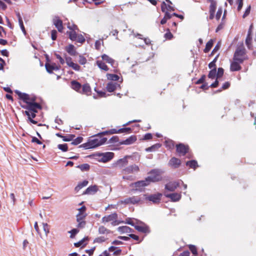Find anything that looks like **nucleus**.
<instances>
[{"label": "nucleus", "instance_id": "obj_1", "mask_svg": "<svg viewBox=\"0 0 256 256\" xmlns=\"http://www.w3.org/2000/svg\"><path fill=\"white\" fill-rule=\"evenodd\" d=\"M162 172L160 169H152L149 172L152 176H148L144 180H141L135 182L134 184V187L136 188L135 190L142 192L140 188L142 187L148 186L150 182H156L162 180V178L160 176V174Z\"/></svg>", "mask_w": 256, "mask_h": 256}, {"label": "nucleus", "instance_id": "obj_2", "mask_svg": "<svg viewBox=\"0 0 256 256\" xmlns=\"http://www.w3.org/2000/svg\"><path fill=\"white\" fill-rule=\"evenodd\" d=\"M14 92L18 95L20 100V104L22 107L28 110L24 112V114L27 116L28 120L32 122V98L30 96L26 93L22 92L18 90H16Z\"/></svg>", "mask_w": 256, "mask_h": 256}, {"label": "nucleus", "instance_id": "obj_3", "mask_svg": "<svg viewBox=\"0 0 256 256\" xmlns=\"http://www.w3.org/2000/svg\"><path fill=\"white\" fill-rule=\"evenodd\" d=\"M103 134L96 135V138L89 139L86 143L82 144L79 146L80 148H83L86 150L94 148L106 143L107 140L106 138H102Z\"/></svg>", "mask_w": 256, "mask_h": 256}, {"label": "nucleus", "instance_id": "obj_4", "mask_svg": "<svg viewBox=\"0 0 256 256\" xmlns=\"http://www.w3.org/2000/svg\"><path fill=\"white\" fill-rule=\"evenodd\" d=\"M114 156L112 152H96L88 156L89 158H94L100 162H106L110 161Z\"/></svg>", "mask_w": 256, "mask_h": 256}, {"label": "nucleus", "instance_id": "obj_5", "mask_svg": "<svg viewBox=\"0 0 256 256\" xmlns=\"http://www.w3.org/2000/svg\"><path fill=\"white\" fill-rule=\"evenodd\" d=\"M248 59L246 50L243 45L238 46L234 53L233 60L238 61L240 63H243L244 60Z\"/></svg>", "mask_w": 256, "mask_h": 256}, {"label": "nucleus", "instance_id": "obj_6", "mask_svg": "<svg viewBox=\"0 0 256 256\" xmlns=\"http://www.w3.org/2000/svg\"><path fill=\"white\" fill-rule=\"evenodd\" d=\"M44 105V102L40 98H38L33 94V124H38V122L34 118L36 116V113L38 112V110H41Z\"/></svg>", "mask_w": 256, "mask_h": 256}, {"label": "nucleus", "instance_id": "obj_7", "mask_svg": "<svg viewBox=\"0 0 256 256\" xmlns=\"http://www.w3.org/2000/svg\"><path fill=\"white\" fill-rule=\"evenodd\" d=\"M180 184H183V181L178 180L176 181H170L164 185V189L169 192H174Z\"/></svg>", "mask_w": 256, "mask_h": 256}, {"label": "nucleus", "instance_id": "obj_8", "mask_svg": "<svg viewBox=\"0 0 256 256\" xmlns=\"http://www.w3.org/2000/svg\"><path fill=\"white\" fill-rule=\"evenodd\" d=\"M144 196H146L145 200H146L152 202L154 204H158L160 202L162 194L160 192H157L154 194L150 195L144 194Z\"/></svg>", "mask_w": 256, "mask_h": 256}, {"label": "nucleus", "instance_id": "obj_9", "mask_svg": "<svg viewBox=\"0 0 256 256\" xmlns=\"http://www.w3.org/2000/svg\"><path fill=\"white\" fill-rule=\"evenodd\" d=\"M188 150L189 147L188 145L182 143H179L176 145V152L180 156H185L188 152Z\"/></svg>", "mask_w": 256, "mask_h": 256}, {"label": "nucleus", "instance_id": "obj_10", "mask_svg": "<svg viewBox=\"0 0 256 256\" xmlns=\"http://www.w3.org/2000/svg\"><path fill=\"white\" fill-rule=\"evenodd\" d=\"M164 196L167 198L170 199V200L172 202H178L182 198V195L180 193L177 192H173L171 194H166L164 193Z\"/></svg>", "mask_w": 256, "mask_h": 256}, {"label": "nucleus", "instance_id": "obj_11", "mask_svg": "<svg viewBox=\"0 0 256 256\" xmlns=\"http://www.w3.org/2000/svg\"><path fill=\"white\" fill-rule=\"evenodd\" d=\"M181 164V161L178 158L172 157L168 162V165L173 168H178Z\"/></svg>", "mask_w": 256, "mask_h": 256}, {"label": "nucleus", "instance_id": "obj_12", "mask_svg": "<svg viewBox=\"0 0 256 256\" xmlns=\"http://www.w3.org/2000/svg\"><path fill=\"white\" fill-rule=\"evenodd\" d=\"M142 225H135L134 228L136 230L138 231L144 233V234H149L150 232V228L148 226H147L146 224H145L144 222H142Z\"/></svg>", "mask_w": 256, "mask_h": 256}, {"label": "nucleus", "instance_id": "obj_13", "mask_svg": "<svg viewBox=\"0 0 256 256\" xmlns=\"http://www.w3.org/2000/svg\"><path fill=\"white\" fill-rule=\"evenodd\" d=\"M45 67L48 72L52 74L53 70H58L60 66H58L55 63L50 64L46 62L45 64Z\"/></svg>", "mask_w": 256, "mask_h": 256}, {"label": "nucleus", "instance_id": "obj_14", "mask_svg": "<svg viewBox=\"0 0 256 256\" xmlns=\"http://www.w3.org/2000/svg\"><path fill=\"white\" fill-rule=\"evenodd\" d=\"M53 23L58 31L62 32L63 30L62 22L58 16H56L53 19Z\"/></svg>", "mask_w": 256, "mask_h": 256}, {"label": "nucleus", "instance_id": "obj_15", "mask_svg": "<svg viewBox=\"0 0 256 256\" xmlns=\"http://www.w3.org/2000/svg\"><path fill=\"white\" fill-rule=\"evenodd\" d=\"M253 28V26L252 24L248 30L247 36L246 40V44L247 46V47L248 48L250 49L252 44H251V41L252 40V29Z\"/></svg>", "mask_w": 256, "mask_h": 256}, {"label": "nucleus", "instance_id": "obj_16", "mask_svg": "<svg viewBox=\"0 0 256 256\" xmlns=\"http://www.w3.org/2000/svg\"><path fill=\"white\" fill-rule=\"evenodd\" d=\"M136 140V136L132 135L125 140H122L119 142L120 145H130L132 144Z\"/></svg>", "mask_w": 256, "mask_h": 256}, {"label": "nucleus", "instance_id": "obj_17", "mask_svg": "<svg viewBox=\"0 0 256 256\" xmlns=\"http://www.w3.org/2000/svg\"><path fill=\"white\" fill-rule=\"evenodd\" d=\"M118 218V214L114 212L112 214L108 216H104L102 218V222H111L116 220H117Z\"/></svg>", "mask_w": 256, "mask_h": 256}, {"label": "nucleus", "instance_id": "obj_18", "mask_svg": "<svg viewBox=\"0 0 256 256\" xmlns=\"http://www.w3.org/2000/svg\"><path fill=\"white\" fill-rule=\"evenodd\" d=\"M242 63L239 62L238 61L234 60L230 64V70L231 72H236L240 70L242 68V66L240 64Z\"/></svg>", "mask_w": 256, "mask_h": 256}, {"label": "nucleus", "instance_id": "obj_19", "mask_svg": "<svg viewBox=\"0 0 256 256\" xmlns=\"http://www.w3.org/2000/svg\"><path fill=\"white\" fill-rule=\"evenodd\" d=\"M65 50L72 56H75L78 54V52L76 50L74 46L72 44H70L68 46H66Z\"/></svg>", "mask_w": 256, "mask_h": 256}, {"label": "nucleus", "instance_id": "obj_20", "mask_svg": "<svg viewBox=\"0 0 256 256\" xmlns=\"http://www.w3.org/2000/svg\"><path fill=\"white\" fill-rule=\"evenodd\" d=\"M124 170L127 174H132L139 171V168L136 164H132L126 168Z\"/></svg>", "mask_w": 256, "mask_h": 256}, {"label": "nucleus", "instance_id": "obj_21", "mask_svg": "<svg viewBox=\"0 0 256 256\" xmlns=\"http://www.w3.org/2000/svg\"><path fill=\"white\" fill-rule=\"evenodd\" d=\"M97 186L96 185L90 186L88 187L85 191L82 194H94L98 191Z\"/></svg>", "mask_w": 256, "mask_h": 256}, {"label": "nucleus", "instance_id": "obj_22", "mask_svg": "<svg viewBox=\"0 0 256 256\" xmlns=\"http://www.w3.org/2000/svg\"><path fill=\"white\" fill-rule=\"evenodd\" d=\"M130 156H126L124 158L119 159L117 162L116 164L120 168H122L126 166L128 164V158H130Z\"/></svg>", "mask_w": 256, "mask_h": 256}, {"label": "nucleus", "instance_id": "obj_23", "mask_svg": "<svg viewBox=\"0 0 256 256\" xmlns=\"http://www.w3.org/2000/svg\"><path fill=\"white\" fill-rule=\"evenodd\" d=\"M71 87L78 92H81L82 84L76 80H72L71 82Z\"/></svg>", "mask_w": 256, "mask_h": 256}, {"label": "nucleus", "instance_id": "obj_24", "mask_svg": "<svg viewBox=\"0 0 256 256\" xmlns=\"http://www.w3.org/2000/svg\"><path fill=\"white\" fill-rule=\"evenodd\" d=\"M83 94L90 95L91 94V88L88 84H84L81 89V92Z\"/></svg>", "mask_w": 256, "mask_h": 256}, {"label": "nucleus", "instance_id": "obj_25", "mask_svg": "<svg viewBox=\"0 0 256 256\" xmlns=\"http://www.w3.org/2000/svg\"><path fill=\"white\" fill-rule=\"evenodd\" d=\"M120 84L117 83H112V82H108L107 84L106 88L108 92H113L114 91L118 86H120Z\"/></svg>", "mask_w": 256, "mask_h": 256}, {"label": "nucleus", "instance_id": "obj_26", "mask_svg": "<svg viewBox=\"0 0 256 256\" xmlns=\"http://www.w3.org/2000/svg\"><path fill=\"white\" fill-rule=\"evenodd\" d=\"M118 230L121 234L130 233L134 232V230L128 226H121L118 228Z\"/></svg>", "mask_w": 256, "mask_h": 256}, {"label": "nucleus", "instance_id": "obj_27", "mask_svg": "<svg viewBox=\"0 0 256 256\" xmlns=\"http://www.w3.org/2000/svg\"><path fill=\"white\" fill-rule=\"evenodd\" d=\"M102 58L103 60L105 61L107 63L110 64L112 66H114V60L108 56L106 54H104L102 56Z\"/></svg>", "mask_w": 256, "mask_h": 256}, {"label": "nucleus", "instance_id": "obj_28", "mask_svg": "<svg viewBox=\"0 0 256 256\" xmlns=\"http://www.w3.org/2000/svg\"><path fill=\"white\" fill-rule=\"evenodd\" d=\"M88 240V237H84L82 240H80L79 242L74 243V246L76 248L80 247V246H81L82 248L84 247L86 244L84 243V242L86 240Z\"/></svg>", "mask_w": 256, "mask_h": 256}, {"label": "nucleus", "instance_id": "obj_29", "mask_svg": "<svg viewBox=\"0 0 256 256\" xmlns=\"http://www.w3.org/2000/svg\"><path fill=\"white\" fill-rule=\"evenodd\" d=\"M88 182L87 180H84L82 182L78 184L77 186L74 188L76 192H78L83 187L86 186L88 184Z\"/></svg>", "mask_w": 256, "mask_h": 256}, {"label": "nucleus", "instance_id": "obj_30", "mask_svg": "<svg viewBox=\"0 0 256 256\" xmlns=\"http://www.w3.org/2000/svg\"><path fill=\"white\" fill-rule=\"evenodd\" d=\"M214 40L212 39H210L206 44V45L205 48L204 50V52L205 53H207L210 52V49L212 48V46L214 44Z\"/></svg>", "mask_w": 256, "mask_h": 256}, {"label": "nucleus", "instance_id": "obj_31", "mask_svg": "<svg viewBox=\"0 0 256 256\" xmlns=\"http://www.w3.org/2000/svg\"><path fill=\"white\" fill-rule=\"evenodd\" d=\"M186 166H188L190 168H192L195 170L197 167H198V164L196 160H190L186 162Z\"/></svg>", "mask_w": 256, "mask_h": 256}, {"label": "nucleus", "instance_id": "obj_32", "mask_svg": "<svg viewBox=\"0 0 256 256\" xmlns=\"http://www.w3.org/2000/svg\"><path fill=\"white\" fill-rule=\"evenodd\" d=\"M164 144L166 148L168 149L173 148L174 146V142L170 139H167L164 142Z\"/></svg>", "mask_w": 256, "mask_h": 256}, {"label": "nucleus", "instance_id": "obj_33", "mask_svg": "<svg viewBox=\"0 0 256 256\" xmlns=\"http://www.w3.org/2000/svg\"><path fill=\"white\" fill-rule=\"evenodd\" d=\"M69 38L72 41H75L76 40L78 34L76 31L67 32Z\"/></svg>", "mask_w": 256, "mask_h": 256}, {"label": "nucleus", "instance_id": "obj_34", "mask_svg": "<svg viewBox=\"0 0 256 256\" xmlns=\"http://www.w3.org/2000/svg\"><path fill=\"white\" fill-rule=\"evenodd\" d=\"M96 64L98 68L101 70H104L105 71H108V66L102 61L97 60Z\"/></svg>", "mask_w": 256, "mask_h": 256}, {"label": "nucleus", "instance_id": "obj_35", "mask_svg": "<svg viewBox=\"0 0 256 256\" xmlns=\"http://www.w3.org/2000/svg\"><path fill=\"white\" fill-rule=\"evenodd\" d=\"M76 168H80L82 172L88 171L90 169V166L88 164L78 165Z\"/></svg>", "mask_w": 256, "mask_h": 256}, {"label": "nucleus", "instance_id": "obj_36", "mask_svg": "<svg viewBox=\"0 0 256 256\" xmlns=\"http://www.w3.org/2000/svg\"><path fill=\"white\" fill-rule=\"evenodd\" d=\"M106 76L108 80L113 81H117L120 78L119 76L116 74H107Z\"/></svg>", "mask_w": 256, "mask_h": 256}, {"label": "nucleus", "instance_id": "obj_37", "mask_svg": "<svg viewBox=\"0 0 256 256\" xmlns=\"http://www.w3.org/2000/svg\"><path fill=\"white\" fill-rule=\"evenodd\" d=\"M119 133H120L119 129L118 130H117L115 128H113V129H111L110 130H107V131H105V132H102L99 133L98 135H100V134L106 135L108 134H119Z\"/></svg>", "mask_w": 256, "mask_h": 256}, {"label": "nucleus", "instance_id": "obj_38", "mask_svg": "<svg viewBox=\"0 0 256 256\" xmlns=\"http://www.w3.org/2000/svg\"><path fill=\"white\" fill-rule=\"evenodd\" d=\"M141 200V199L140 197L138 196H132L130 198V204H138Z\"/></svg>", "mask_w": 256, "mask_h": 256}, {"label": "nucleus", "instance_id": "obj_39", "mask_svg": "<svg viewBox=\"0 0 256 256\" xmlns=\"http://www.w3.org/2000/svg\"><path fill=\"white\" fill-rule=\"evenodd\" d=\"M208 77L211 79H214L216 77V68L212 69L208 74Z\"/></svg>", "mask_w": 256, "mask_h": 256}, {"label": "nucleus", "instance_id": "obj_40", "mask_svg": "<svg viewBox=\"0 0 256 256\" xmlns=\"http://www.w3.org/2000/svg\"><path fill=\"white\" fill-rule=\"evenodd\" d=\"M58 148L63 152H66L68 150V145L66 144H59L58 145Z\"/></svg>", "mask_w": 256, "mask_h": 256}, {"label": "nucleus", "instance_id": "obj_41", "mask_svg": "<svg viewBox=\"0 0 256 256\" xmlns=\"http://www.w3.org/2000/svg\"><path fill=\"white\" fill-rule=\"evenodd\" d=\"M74 138V134H70L67 136H64L62 140L64 142H70Z\"/></svg>", "mask_w": 256, "mask_h": 256}, {"label": "nucleus", "instance_id": "obj_42", "mask_svg": "<svg viewBox=\"0 0 256 256\" xmlns=\"http://www.w3.org/2000/svg\"><path fill=\"white\" fill-rule=\"evenodd\" d=\"M82 140L83 138L82 136H78L75 139L74 138L70 144L72 145H78L81 143Z\"/></svg>", "mask_w": 256, "mask_h": 256}, {"label": "nucleus", "instance_id": "obj_43", "mask_svg": "<svg viewBox=\"0 0 256 256\" xmlns=\"http://www.w3.org/2000/svg\"><path fill=\"white\" fill-rule=\"evenodd\" d=\"M120 133H126L130 134L132 132V130L130 128H122L119 129Z\"/></svg>", "mask_w": 256, "mask_h": 256}, {"label": "nucleus", "instance_id": "obj_44", "mask_svg": "<svg viewBox=\"0 0 256 256\" xmlns=\"http://www.w3.org/2000/svg\"><path fill=\"white\" fill-rule=\"evenodd\" d=\"M79 232V230L78 228H74L72 230L68 232L70 234V238H73L75 237L76 234Z\"/></svg>", "mask_w": 256, "mask_h": 256}, {"label": "nucleus", "instance_id": "obj_45", "mask_svg": "<svg viewBox=\"0 0 256 256\" xmlns=\"http://www.w3.org/2000/svg\"><path fill=\"white\" fill-rule=\"evenodd\" d=\"M188 248H189V250L192 252V254L193 256L198 255L197 248H196V247L195 246L192 245V244H190L188 246Z\"/></svg>", "mask_w": 256, "mask_h": 256}, {"label": "nucleus", "instance_id": "obj_46", "mask_svg": "<svg viewBox=\"0 0 256 256\" xmlns=\"http://www.w3.org/2000/svg\"><path fill=\"white\" fill-rule=\"evenodd\" d=\"M98 232L100 234H104L105 233H110V230L106 229L104 226H100L98 228Z\"/></svg>", "mask_w": 256, "mask_h": 256}, {"label": "nucleus", "instance_id": "obj_47", "mask_svg": "<svg viewBox=\"0 0 256 256\" xmlns=\"http://www.w3.org/2000/svg\"><path fill=\"white\" fill-rule=\"evenodd\" d=\"M224 73V70L222 68H218V72H216V78L217 79L220 78L222 76Z\"/></svg>", "mask_w": 256, "mask_h": 256}, {"label": "nucleus", "instance_id": "obj_48", "mask_svg": "<svg viewBox=\"0 0 256 256\" xmlns=\"http://www.w3.org/2000/svg\"><path fill=\"white\" fill-rule=\"evenodd\" d=\"M220 42H218L217 44H216V46H214V48L213 49V50H212V52L210 53V56H212V55L214 54L217 51H218L220 48Z\"/></svg>", "mask_w": 256, "mask_h": 256}, {"label": "nucleus", "instance_id": "obj_49", "mask_svg": "<svg viewBox=\"0 0 256 256\" xmlns=\"http://www.w3.org/2000/svg\"><path fill=\"white\" fill-rule=\"evenodd\" d=\"M76 41L78 42L83 44L84 42H85L86 40H85V38H84V36L82 34H80L78 35L77 38H76Z\"/></svg>", "mask_w": 256, "mask_h": 256}, {"label": "nucleus", "instance_id": "obj_50", "mask_svg": "<svg viewBox=\"0 0 256 256\" xmlns=\"http://www.w3.org/2000/svg\"><path fill=\"white\" fill-rule=\"evenodd\" d=\"M78 62L82 65H84L86 64L87 60L86 58L80 54L79 56Z\"/></svg>", "mask_w": 256, "mask_h": 256}, {"label": "nucleus", "instance_id": "obj_51", "mask_svg": "<svg viewBox=\"0 0 256 256\" xmlns=\"http://www.w3.org/2000/svg\"><path fill=\"white\" fill-rule=\"evenodd\" d=\"M119 142V138L117 136H112L108 140V144H113Z\"/></svg>", "mask_w": 256, "mask_h": 256}, {"label": "nucleus", "instance_id": "obj_52", "mask_svg": "<svg viewBox=\"0 0 256 256\" xmlns=\"http://www.w3.org/2000/svg\"><path fill=\"white\" fill-rule=\"evenodd\" d=\"M87 214H77L76 216V222H82L84 221V220L86 218Z\"/></svg>", "mask_w": 256, "mask_h": 256}, {"label": "nucleus", "instance_id": "obj_53", "mask_svg": "<svg viewBox=\"0 0 256 256\" xmlns=\"http://www.w3.org/2000/svg\"><path fill=\"white\" fill-rule=\"evenodd\" d=\"M164 37L167 40H171L173 38L172 34L170 32V30H167L166 32L164 34Z\"/></svg>", "mask_w": 256, "mask_h": 256}, {"label": "nucleus", "instance_id": "obj_54", "mask_svg": "<svg viewBox=\"0 0 256 256\" xmlns=\"http://www.w3.org/2000/svg\"><path fill=\"white\" fill-rule=\"evenodd\" d=\"M222 7H220L218 9V10L217 11V12L216 14V20H218L220 18V16H222Z\"/></svg>", "mask_w": 256, "mask_h": 256}, {"label": "nucleus", "instance_id": "obj_55", "mask_svg": "<svg viewBox=\"0 0 256 256\" xmlns=\"http://www.w3.org/2000/svg\"><path fill=\"white\" fill-rule=\"evenodd\" d=\"M70 67L72 68V69L76 71H79L80 69V66L78 64L74 63V62L71 64Z\"/></svg>", "mask_w": 256, "mask_h": 256}, {"label": "nucleus", "instance_id": "obj_56", "mask_svg": "<svg viewBox=\"0 0 256 256\" xmlns=\"http://www.w3.org/2000/svg\"><path fill=\"white\" fill-rule=\"evenodd\" d=\"M216 6H217V2L210 4V9L209 12H216Z\"/></svg>", "mask_w": 256, "mask_h": 256}, {"label": "nucleus", "instance_id": "obj_57", "mask_svg": "<svg viewBox=\"0 0 256 256\" xmlns=\"http://www.w3.org/2000/svg\"><path fill=\"white\" fill-rule=\"evenodd\" d=\"M68 28L71 30V31H75L76 30H79L78 26L75 24H72L70 26L69 23L68 26Z\"/></svg>", "mask_w": 256, "mask_h": 256}, {"label": "nucleus", "instance_id": "obj_58", "mask_svg": "<svg viewBox=\"0 0 256 256\" xmlns=\"http://www.w3.org/2000/svg\"><path fill=\"white\" fill-rule=\"evenodd\" d=\"M250 10H251V6L250 5L249 6H248L247 7L246 9V10L242 16L243 18H246L250 14Z\"/></svg>", "mask_w": 256, "mask_h": 256}, {"label": "nucleus", "instance_id": "obj_59", "mask_svg": "<svg viewBox=\"0 0 256 256\" xmlns=\"http://www.w3.org/2000/svg\"><path fill=\"white\" fill-rule=\"evenodd\" d=\"M86 208L84 206H82L81 208L78 209V214H86Z\"/></svg>", "mask_w": 256, "mask_h": 256}, {"label": "nucleus", "instance_id": "obj_60", "mask_svg": "<svg viewBox=\"0 0 256 256\" xmlns=\"http://www.w3.org/2000/svg\"><path fill=\"white\" fill-rule=\"evenodd\" d=\"M206 76L203 74L201 78L198 79L196 82V84H202L204 82H205V80H206Z\"/></svg>", "mask_w": 256, "mask_h": 256}, {"label": "nucleus", "instance_id": "obj_61", "mask_svg": "<svg viewBox=\"0 0 256 256\" xmlns=\"http://www.w3.org/2000/svg\"><path fill=\"white\" fill-rule=\"evenodd\" d=\"M57 34V31L55 30H53L51 31V38L53 40H54L56 39Z\"/></svg>", "mask_w": 256, "mask_h": 256}, {"label": "nucleus", "instance_id": "obj_62", "mask_svg": "<svg viewBox=\"0 0 256 256\" xmlns=\"http://www.w3.org/2000/svg\"><path fill=\"white\" fill-rule=\"evenodd\" d=\"M243 0H236V4H238V11H240L242 8Z\"/></svg>", "mask_w": 256, "mask_h": 256}, {"label": "nucleus", "instance_id": "obj_63", "mask_svg": "<svg viewBox=\"0 0 256 256\" xmlns=\"http://www.w3.org/2000/svg\"><path fill=\"white\" fill-rule=\"evenodd\" d=\"M78 224L77 225V228H83L86 226V222L84 221H82L78 222Z\"/></svg>", "mask_w": 256, "mask_h": 256}, {"label": "nucleus", "instance_id": "obj_64", "mask_svg": "<svg viewBox=\"0 0 256 256\" xmlns=\"http://www.w3.org/2000/svg\"><path fill=\"white\" fill-rule=\"evenodd\" d=\"M54 56L56 57V58L59 60L60 62L62 64H64V58L59 54L55 53L54 54Z\"/></svg>", "mask_w": 256, "mask_h": 256}]
</instances>
